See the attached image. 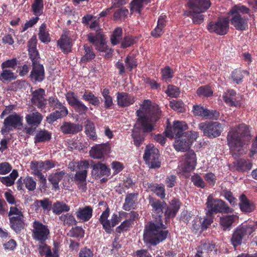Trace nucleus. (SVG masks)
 Listing matches in <instances>:
<instances>
[{"label": "nucleus", "mask_w": 257, "mask_h": 257, "mask_svg": "<svg viewBox=\"0 0 257 257\" xmlns=\"http://www.w3.org/2000/svg\"><path fill=\"white\" fill-rule=\"evenodd\" d=\"M160 113L158 107L152 105L148 99L145 100L141 105V109L137 110L136 113L138 118L132 131V137L137 147H139L144 141L145 133L155 130Z\"/></svg>", "instance_id": "nucleus-1"}, {"label": "nucleus", "mask_w": 257, "mask_h": 257, "mask_svg": "<svg viewBox=\"0 0 257 257\" xmlns=\"http://www.w3.org/2000/svg\"><path fill=\"white\" fill-rule=\"evenodd\" d=\"M150 203L153 207V210L159 214L158 222H150L146 226L144 233V239L146 242L153 245H157L165 240L168 234V231L163 230V224L161 219L163 209L166 206V203L164 201L159 200H151Z\"/></svg>", "instance_id": "nucleus-2"}, {"label": "nucleus", "mask_w": 257, "mask_h": 257, "mask_svg": "<svg viewBox=\"0 0 257 257\" xmlns=\"http://www.w3.org/2000/svg\"><path fill=\"white\" fill-rule=\"evenodd\" d=\"M250 139L249 127L246 124L240 123L231 127L228 133L227 140L232 155L236 158L243 154Z\"/></svg>", "instance_id": "nucleus-3"}, {"label": "nucleus", "mask_w": 257, "mask_h": 257, "mask_svg": "<svg viewBox=\"0 0 257 257\" xmlns=\"http://www.w3.org/2000/svg\"><path fill=\"white\" fill-rule=\"evenodd\" d=\"M210 5V0H189L188 5L190 10L185 14L192 17L193 23L200 24L204 20V16L202 13L205 12Z\"/></svg>", "instance_id": "nucleus-4"}, {"label": "nucleus", "mask_w": 257, "mask_h": 257, "mask_svg": "<svg viewBox=\"0 0 257 257\" xmlns=\"http://www.w3.org/2000/svg\"><path fill=\"white\" fill-rule=\"evenodd\" d=\"M206 205L209 214L212 215L213 213H228L233 212V209L228 206L224 201L214 198L212 194L208 196Z\"/></svg>", "instance_id": "nucleus-5"}, {"label": "nucleus", "mask_w": 257, "mask_h": 257, "mask_svg": "<svg viewBox=\"0 0 257 257\" xmlns=\"http://www.w3.org/2000/svg\"><path fill=\"white\" fill-rule=\"evenodd\" d=\"M197 163L196 154L193 150H189L184 155L179 165V171L188 176V173L194 170Z\"/></svg>", "instance_id": "nucleus-6"}, {"label": "nucleus", "mask_w": 257, "mask_h": 257, "mask_svg": "<svg viewBox=\"0 0 257 257\" xmlns=\"http://www.w3.org/2000/svg\"><path fill=\"white\" fill-rule=\"evenodd\" d=\"M255 230V228L251 225H243L237 227L233 231L230 241L234 248L240 245L242 242V239L245 235H250Z\"/></svg>", "instance_id": "nucleus-7"}, {"label": "nucleus", "mask_w": 257, "mask_h": 257, "mask_svg": "<svg viewBox=\"0 0 257 257\" xmlns=\"http://www.w3.org/2000/svg\"><path fill=\"white\" fill-rule=\"evenodd\" d=\"M144 159L146 163L151 168H158L160 167L161 163L159 161V150L153 145H148L146 146Z\"/></svg>", "instance_id": "nucleus-8"}, {"label": "nucleus", "mask_w": 257, "mask_h": 257, "mask_svg": "<svg viewBox=\"0 0 257 257\" xmlns=\"http://www.w3.org/2000/svg\"><path fill=\"white\" fill-rule=\"evenodd\" d=\"M199 128L204 135L209 138H215L220 135L223 126L218 122H205L199 124Z\"/></svg>", "instance_id": "nucleus-9"}, {"label": "nucleus", "mask_w": 257, "mask_h": 257, "mask_svg": "<svg viewBox=\"0 0 257 257\" xmlns=\"http://www.w3.org/2000/svg\"><path fill=\"white\" fill-rule=\"evenodd\" d=\"M32 236L35 240L46 241L50 236L48 226L39 221H35L33 224Z\"/></svg>", "instance_id": "nucleus-10"}, {"label": "nucleus", "mask_w": 257, "mask_h": 257, "mask_svg": "<svg viewBox=\"0 0 257 257\" xmlns=\"http://www.w3.org/2000/svg\"><path fill=\"white\" fill-rule=\"evenodd\" d=\"M109 213L110 209L108 207H107L102 213L99 219L103 226V228L107 233H110L112 231L111 228L115 226L119 221V217L116 214H112L111 219L110 220L108 219Z\"/></svg>", "instance_id": "nucleus-11"}, {"label": "nucleus", "mask_w": 257, "mask_h": 257, "mask_svg": "<svg viewBox=\"0 0 257 257\" xmlns=\"http://www.w3.org/2000/svg\"><path fill=\"white\" fill-rule=\"evenodd\" d=\"M89 167L88 162L86 160L78 162L77 163L76 168L77 171L75 175V180L79 181L81 184L79 187L83 191L86 188V178L87 174V169Z\"/></svg>", "instance_id": "nucleus-12"}, {"label": "nucleus", "mask_w": 257, "mask_h": 257, "mask_svg": "<svg viewBox=\"0 0 257 257\" xmlns=\"http://www.w3.org/2000/svg\"><path fill=\"white\" fill-rule=\"evenodd\" d=\"M43 119V115L38 111L31 113L26 116L27 123L30 126L26 127L24 129L26 133L29 135L33 134L36 128L40 125Z\"/></svg>", "instance_id": "nucleus-13"}, {"label": "nucleus", "mask_w": 257, "mask_h": 257, "mask_svg": "<svg viewBox=\"0 0 257 257\" xmlns=\"http://www.w3.org/2000/svg\"><path fill=\"white\" fill-rule=\"evenodd\" d=\"M22 118L17 114L10 115L4 121V125L1 130L3 135L13 131L14 128L22 125Z\"/></svg>", "instance_id": "nucleus-14"}, {"label": "nucleus", "mask_w": 257, "mask_h": 257, "mask_svg": "<svg viewBox=\"0 0 257 257\" xmlns=\"http://www.w3.org/2000/svg\"><path fill=\"white\" fill-rule=\"evenodd\" d=\"M228 28V22L225 19H219L217 22H211L207 27L210 33H214L219 35L226 34Z\"/></svg>", "instance_id": "nucleus-15"}, {"label": "nucleus", "mask_w": 257, "mask_h": 257, "mask_svg": "<svg viewBox=\"0 0 257 257\" xmlns=\"http://www.w3.org/2000/svg\"><path fill=\"white\" fill-rule=\"evenodd\" d=\"M32 103L38 108H45L47 104V99L45 98V91L43 88H39L33 91L31 89Z\"/></svg>", "instance_id": "nucleus-16"}, {"label": "nucleus", "mask_w": 257, "mask_h": 257, "mask_svg": "<svg viewBox=\"0 0 257 257\" xmlns=\"http://www.w3.org/2000/svg\"><path fill=\"white\" fill-rule=\"evenodd\" d=\"M187 128L188 125L185 122L179 120L174 121L173 127L166 131V135L170 138H180L183 136L184 131Z\"/></svg>", "instance_id": "nucleus-17"}, {"label": "nucleus", "mask_w": 257, "mask_h": 257, "mask_svg": "<svg viewBox=\"0 0 257 257\" xmlns=\"http://www.w3.org/2000/svg\"><path fill=\"white\" fill-rule=\"evenodd\" d=\"M32 70L30 73V78L32 82H41L45 78L44 68L42 64L32 65Z\"/></svg>", "instance_id": "nucleus-18"}, {"label": "nucleus", "mask_w": 257, "mask_h": 257, "mask_svg": "<svg viewBox=\"0 0 257 257\" xmlns=\"http://www.w3.org/2000/svg\"><path fill=\"white\" fill-rule=\"evenodd\" d=\"M232 17L230 19V23L236 30L240 31L245 30L247 28V19L242 15L238 14H232Z\"/></svg>", "instance_id": "nucleus-19"}, {"label": "nucleus", "mask_w": 257, "mask_h": 257, "mask_svg": "<svg viewBox=\"0 0 257 257\" xmlns=\"http://www.w3.org/2000/svg\"><path fill=\"white\" fill-rule=\"evenodd\" d=\"M110 147L108 143L99 144L92 148L90 154L94 159H100L104 154L108 153Z\"/></svg>", "instance_id": "nucleus-20"}, {"label": "nucleus", "mask_w": 257, "mask_h": 257, "mask_svg": "<svg viewBox=\"0 0 257 257\" xmlns=\"http://www.w3.org/2000/svg\"><path fill=\"white\" fill-rule=\"evenodd\" d=\"M56 109L58 110L51 113L47 117V120L49 123H52L56 120L66 116L68 114L67 108L62 103Z\"/></svg>", "instance_id": "nucleus-21"}, {"label": "nucleus", "mask_w": 257, "mask_h": 257, "mask_svg": "<svg viewBox=\"0 0 257 257\" xmlns=\"http://www.w3.org/2000/svg\"><path fill=\"white\" fill-rule=\"evenodd\" d=\"M70 37V31H64L61 37L57 42L58 46L64 52L67 53L71 50L72 44Z\"/></svg>", "instance_id": "nucleus-22"}, {"label": "nucleus", "mask_w": 257, "mask_h": 257, "mask_svg": "<svg viewBox=\"0 0 257 257\" xmlns=\"http://www.w3.org/2000/svg\"><path fill=\"white\" fill-rule=\"evenodd\" d=\"M117 104L121 107H126L133 104L136 101L135 96L125 92H117Z\"/></svg>", "instance_id": "nucleus-23"}, {"label": "nucleus", "mask_w": 257, "mask_h": 257, "mask_svg": "<svg viewBox=\"0 0 257 257\" xmlns=\"http://www.w3.org/2000/svg\"><path fill=\"white\" fill-rule=\"evenodd\" d=\"M82 128L81 125L70 122H64L60 126V131L64 134H75L81 132Z\"/></svg>", "instance_id": "nucleus-24"}, {"label": "nucleus", "mask_w": 257, "mask_h": 257, "mask_svg": "<svg viewBox=\"0 0 257 257\" xmlns=\"http://www.w3.org/2000/svg\"><path fill=\"white\" fill-rule=\"evenodd\" d=\"M144 187L148 191H152L162 199L165 198L166 194L163 185L147 183L144 184Z\"/></svg>", "instance_id": "nucleus-25"}, {"label": "nucleus", "mask_w": 257, "mask_h": 257, "mask_svg": "<svg viewBox=\"0 0 257 257\" xmlns=\"http://www.w3.org/2000/svg\"><path fill=\"white\" fill-rule=\"evenodd\" d=\"M93 209L90 206L79 208L76 212L77 217L83 221H88L92 216Z\"/></svg>", "instance_id": "nucleus-26"}, {"label": "nucleus", "mask_w": 257, "mask_h": 257, "mask_svg": "<svg viewBox=\"0 0 257 257\" xmlns=\"http://www.w3.org/2000/svg\"><path fill=\"white\" fill-rule=\"evenodd\" d=\"M65 174V171L63 170L52 173L49 176L48 180L52 184L53 188L56 190H59V183L63 179Z\"/></svg>", "instance_id": "nucleus-27"}, {"label": "nucleus", "mask_w": 257, "mask_h": 257, "mask_svg": "<svg viewBox=\"0 0 257 257\" xmlns=\"http://www.w3.org/2000/svg\"><path fill=\"white\" fill-rule=\"evenodd\" d=\"M11 227L16 232H20L24 227L23 216H16L10 217Z\"/></svg>", "instance_id": "nucleus-28"}, {"label": "nucleus", "mask_w": 257, "mask_h": 257, "mask_svg": "<svg viewBox=\"0 0 257 257\" xmlns=\"http://www.w3.org/2000/svg\"><path fill=\"white\" fill-rule=\"evenodd\" d=\"M240 201L239 203L241 210L245 213L251 212L254 210L255 206L250 202L244 194L240 196Z\"/></svg>", "instance_id": "nucleus-29"}, {"label": "nucleus", "mask_w": 257, "mask_h": 257, "mask_svg": "<svg viewBox=\"0 0 257 257\" xmlns=\"http://www.w3.org/2000/svg\"><path fill=\"white\" fill-rule=\"evenodd\" d=\"M138 193H130L126 195L124 203L123 205V209L126 211H129L134 208L135 202L138 199Z\"/></svg>", "instance_id": "nucleus-30"}, {"label": "nucleus", "mask_w": 257, "mask_h": 257, "mask_svg": "<svg viewBox=\"0 0 257 257\" xmlns=\"http://www.w3.org/2000/svg\"><path fill=\"white\" fill-rule=\"evenodd\" d=\"M224 101L230 106H236L239 100L236 96V92L233 90H228L223 96Z\"/></svg>", "instance_id": "nucleus-31"}, {"label": "nucleus", "mask_w": 257, "mask_h": 257, "mask_svg": "<svg viewBox=\"0 0 257 257\" xmlns=\"http://www.w3.org/2000/svg\"><path fill=\"white\" fill-rule=\"evenodd\" d=\"M190 142L183 138V136H182L181 139L176 140L174 144V147L178 152L187 151L190 149Z\"/></svg>", "instance_id": "nucleus-32"}, {"label": "nucleus", "mask_w": 257, "mask_h": 257, "mask_svg": "<svg viewBox=\"0 0 257 257\" xmlns=\"http://www.w3.org/2000/svg\"><path fill=\"white\" fill-rule=\"evenodd\" d=\"M165 16H161L158 21V24L156 28L151 32L152 36L158 38L164 33L163 29L166 26Z\"/></svg>", "instance_id": "nucleus-33"}, {"label": "nucleus", "mask_w": 257, "mask_h": 257, "mask_svg": "<svg viewBox=\"0 0 257 257\" xmlns=\"http://www.w3.org/2000/svg\"><path fill=\"white\" fill-rule=\"evenodd\" d=\"M180 208V202L178 200L173 199L170 206L165 211L166 218L174 217Z\"/></svg>", "instance_id": "nucleus-34"}, {"label": "nucleus", "mask_w": 257, "mask_h": 257, "mask_svg": "<svg viewBox=\"0 0 257 257\" xmlns=\"http://www.w3.org/2000/svg\"><path fill=\"white\" fill-rule=\"evenodd\" d=\"M51 138V134L48 131L43 130L37 132L35 137V143L37 144L41 142L49 141Z\"/></svg>", "instance_id": "nucleus-35"}, {"label": "nucleus", "mask_w": 257, "mask_h": 257, "mask_svg": "<svg viewBox=\"0 0 257 257\" xmlns=\"http://www.w3.org/2000/svg\"><path fill=\"white\" fill-rule=\"evenodd\" d=\"M237 218V216L235 215H225L220 217V224L223 230L229 229Z\"/></svg>", "instance_id": "nucleus-36"}, {"label": "nucleus", "mask_w": 257, "mask_h": 257, "mask_svg": "<svg viewBox=\"0 0 257 257\" xmlns=\"http://www.w3.org/2000/svg\"><path fill=\"white\" fill-rule=\"evenodd\" d=\"M148 3V0H133L131 4V12L140 14L143 8Z\"/></svg>", "instance_id": "nucleus-37"}, {"label": "nucleus", "mask_w": 257, "mask_h": 257, "mask_svg": "<svg viewBox=\"0 0 257 257\" xmlns=\"http://www.w3.org/2000/svg\"><path fill=\"white\" fill-rule=\"evenodd\" d=\"M84 50V54L81 59L82 62H87L94 59L95 57V54L93 51V49L91 46L85 44L83 46Z\"/></svg>", "instance_id": "nucleus-38"}, {"label": "nucleus", "mask_w": 257, "mask_h": 257, "mask_svg": "<svg viewBox=\"0 0 257 257\" xmlns=\"http://www.w3.org/2000/svg\"><path fill=\"white\" fill-rule=\"evenodd\" d=\"M18 176V173L16 170H14L7 177L0 178L1 182L7 186H11L14 184L15 180Z\"/></svg>", "instance_id": "nucleus-39"}, {"label": "nucleus", "mask_w": 257, "mask_h": 257, "mask_svg": "<svg viewBox=\"0 0 257 257\" xmlns=\"http://www.w3.org/2000/svg\"><path fill=\"white\" fill-rule=\"evenodd\" d=\"M85 132L89 139L92 140H95L97 139L94 124L89 119H87L85 121Z\"/></svg>", "instance_id": "nucleus-40"}, {"label": "nucleus", "mask_w": 257, "mask_h": 257, "mask_svg": "<svg viewBox=\"0 0 257 257\" xmlns=\"http://www.w3.org/2000/svg\"><path fill=\"white\" fill-rule=\"evenodd\" d=\"M252 165V163L250 160L240 159L236 162V170L241 172L246 171L251 169Z\"/></svg>", "instance_id": "nucleus-41"}, {"label": "nucleus", "mask_w": 257, "mask_h": 257, "mask_svg": "<svg viewBox=\"0 0 257 257\" xmlns=\"http://www.w3.org/2000/svg\"><path fill=\"white\" fill-rule=\"evenodd\" d=\"M88 41L93 45L104 41V36L102 33L101 30L98 32H96V35H94L92 33H89L87 35Z\"/></svg>", "instance_id": "nucleus-42"}, {"label": "nucleus", "mask_w": 257, "mask_h": 257, "mask_svg": "<svg viewBox=\"0 0 257 257\" xmlns=\"http://www.w3.org/2000/svg\"><path fill=\"white\" fill-rule=\"evenodd\" d=\"M70 208L68 205L62 202L57 201L53 205L52 211L56 214H60L63 212H67Z\"/></svg>", "instance_id": "nucleus-43"}, {"label": "nucleus", "mask_w": 257, "mask_h": 257, "mask_svg": "<svg viewBox=\"0 0 257 257\" xmlns=\"http://www.w3.org/2000/svg\"><path fill=\"white\" fill-rule=\"evenodd\" d=\"M82 98L93 105H98L100 104V101L98 97L91 92L85 91L82 95Z\"/></svg>", "instance_id": "nucleus-44"}, {"label": "nucleus", "mask_w": 257, "mask_h": 257, "mask_svg": "<svg viewBox=\"0 0 257 257\" xmlns=\"http://www.w3.org/2000/svg\"><path fill=\"white\" fill-rule=\"evenodd\" d=\"M17 77V75L9 69H3L0 75V79L6 81H11L15 80Z\"/></svg>", "instance_id": "nucleus-45"}, {"label": "nucleus", "mask_w": 257, "mask_h": 257, "mask_svg": "<svg viewBox=\"0 0 257 257\" xmlns=\"http://www.w3.org/2000/svg\"><path fill=\"white\" fill-rule=\"evenodd\" d=\"M59 219L63 222L64 225H75L76 223L74 217L70 213L62 214L59 216Z\"/></svg>", "instance_id": "nucleus-46"}, {"label": "nucleus", "mask_w": 257, "mask_h": 257, "mask_svg": "<svg viewBox=\"0 0 257 257\" xmlns=\"http://www.w3.org/2000/svg\"><path fill=\"white\" fill-rule=\"evenodd\" d=\"M44 5L43 0H35L32 5V9L34 14L39 16L43 13Z\"/></svg>", "instance_id": "nucleus-47"}, {"label": "nucleus", "mask_w": 257, "mask_h": 257, "mask_svg": "<svg viewBox=\"0 0 257 257\" xmlns=\"http://www.w3.org/2000/svg\"><path fill=\"white\" fill-rule=\"evenodd\" d=\"M122 34V30L120 27H117L114 30L110 37V42L113 45H116L119 43Z\"/></svg>", "instance_id": "nucleus-48"}, {"label": "nucleus", "mask_w": 257, "mask_h": 257, "mask_svg": "<svg viewBox=\"0 0 257 257\" xmlns=\"http://www.w3.org/2000/svg\"><path fill=\"white\" fill-rule=\"evenodd\" d=\"M46 27L45 24H42L39 28V38L43 43L50 41L49 35L48 32L46 31Z\"/></svg>", "instance_id": "nucleus-49"}, {"label": "nucleus", "mask_w": 257, "mask_h": 257, "mask_svg": "<svg viewBox=\"0 0 257 257\" xmlns=\"http://www.w3.org/2000/svg\"><path fill=\"white\" fill-rule=\"evenodd\" d=\"M45 241H40L37 245L38 251L41 256L51 254V249L46 243Z\"/></svg>", "instance_id": "nucleus-50"}, {"label": "nucleus", "mask_w": 257, "mask_h": 257, "mask_svg": "<svg viewBox=\"0 0 257 257\" xmlns=\"http://www.w3.org/2000/svg\"><path fill=\"white\" fill-rule=\"evenodd\" d=\"M244 74L248 75V72L246 71L236 69L232 72L231 77L233 81L238 84L241 81Z\"/></svg>", "instance_id": "nucleus-51"}, {"label": "nucleus", "mask_w": 257, "mask_h": 257, "mask_svg": "<svg viewBox=\"0 0 257 257\" xmlns=\"http://www.w3.org/2000/svg\"><path fill=\"white\" fill-rule=\"evenodd\" d=\"M65 97L68 104L72 107L80 101L75 93L71 91L67 92Z\"/></svg>", "instance_id": "nucleus-52"}, {"label": "nucleus", "mask_w": 257, "mask_h": 257, "mask_svg": "<svg viewBox=\"0 0 257 257\" xmlns=\"http://www.w3.org/2000/svg\"><path fill=\"white\" fill-rule=\"evenodd\" d=\"M128 13V10L124 8L117 10L113 14V18L115 21L124 19Z\"/></svg>", "instance_id": "nucleus-53"}, {"label": "nucleus", "mask_w": 257, "mask_h": 257, "mask_svg": "<svg viewBox=\"0 0 257 257\" xmlns=\"http://www.w3.org/2000/svg\"><path fill=\"white\" fill-rule=\"evenodd\" d=\"M34 205L36 207H39L40 205L43 209L49 210L52 205V202L48 199L46 198L44 200L35 201Z\"/></svg>", "instance_id": "nucleus-54"}, {"label": "nucleus", "mask_w": 257, "mask_h": 257, "mask_svg": "<svg viewBox=\"0 0 257 257\" xmlns=\"http://www.w3.org/2000/svg\"><path fill=\"white\" fill-rule=\"evenodd\" d=\"M73 108L79 115L85 114L88 110V108L80 100Z\"/></svg>", "instance_id": "nucleus-55"}, {"label": "nucleus", "mask_w": 257, "mask_h": 257, "mask_svg": "<svg viewBox=\"0 0 257 257\" xmlns=\"http://www.w3.org/2000/svg\"><path fill=\"white\" fill-rule=\"evenodd\" d=\"M170 106L173 109L179 112H183L185 110L184 103L181 101L172 100L170 102Z\"/></svg>", "instance_id": "nucleus-56"}, {"label": "nucleus", "mask_w": 257, "mask_h": 257, "mask_svg": "<svg viewBox=\"0 0 257 257\" xmlns=\"http://www.w3.org/2000/svg\"><path fill=\"white\" fill-rule=\"evenodd\" d=\"M207 112V109L204 107L195 105L193 107V113L195 115L206 117V114Z\"/></svg>", "instance_id": "nucleus-57"}, {"label": "nucleus", "mask_w": 257, "mask_h": 257, "mask_svg": "<svg viewBox=\"0 0 257 257\" xmlns=\"http://www.w3.org/2000/svg\"><path fill=\"white\" fill-rule=\"evenodd\" d=\"M133 223H132V220L126 219L123 221L121 224L116 228V231L120 233L124 231L127 230Z\"/></svg>", "instance_id": "nucleus-58"}, {"label": "nucleus", "mask_w": 257, "mask_h": 257, "mask_svg": "<svg viewBox=\"0 0 257 257\" xmlns=\"http://www.w3.org/2000/svg\"><path fill=\"white\" fill-rule=\"evenodd\" d=\"M197 93L200 96L208 97L212 94L213 91L210 87L204 86L199 87L197 90Z\"/></svg>", "instance_id": "nucleus-59"}, {"label": "nucleus", "mask_w": 257, "mask_h": 257, "mask_svg": "<svg viewBox=\"0 0 257 257\" xmlns=\"http://www.w3.org/2000/svg\"><path fill=\"white\" fill-rule=\"evenodd\" d=\"M249 11V9L246 7L238 5L234 6L230 12L232 14H238L239 15H242L248 13Z\"/></svg>", "instance_id": "nucleus-60"}, {"label": "nucleus", "mask_w": 257, "mask_h": 257, "mask_svg": "<svg viewBox=\"0 0 257 257\" xmlns=\"http://www.w3.org/2000/svg\"><path fill=\"white\" fill-rule=\"evenodd\" d=\"M136 41L131 36H126L124 37L121 42V47L125 48L133 45Z\"/></svg>", "instance_id": "nucleus-61"}, {"label": "nucleus", "mask_w": 257, "mask_h": 257, "mask_svg": "<svg viewBox=\"0 0 257 257\" xmlns=\"http://www.w3.org/2000/svg\"><path fill=\"white\" fill-rule=\"evenodd\" d=\"M183 136L188 142H190L191 145L192 143L199 137V134L197 132L189 131L185 133V135Z\"/></svg>", "instance_id": "nucleus-62"}, {"label": "nucleus", "mask_w": 257, "mask_h": 257, "mask_svg": "<svg viewBox=\"0 0 257 257\" xmlns=\"http://www.w3.org/2000/svg\"><path fill=\"white\" fill-rule=\"evenodd\" d=\"M26 187L29 191H34L36 189V182L31 177H27L24 180Z\"/></svg>", "instance_id": "nucleus-63"}, {"label": "nucleus", "mask_w": 257, "mask_h": 257, "mask_svg": "<svg viewBox=\"0 0 257 257\" xmlns=\"http://www.w3.org/2000/svg\"><path fill=\"white\" fill-rule=\"evenodd\" d=\"M84 234V230L80 227L72 228L69 231V235L72 237H83Z\"/></svg>", "instance_id": "nucleus-64"}]
</instances>
